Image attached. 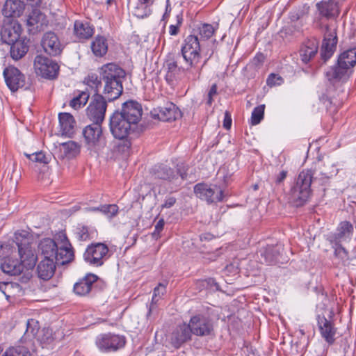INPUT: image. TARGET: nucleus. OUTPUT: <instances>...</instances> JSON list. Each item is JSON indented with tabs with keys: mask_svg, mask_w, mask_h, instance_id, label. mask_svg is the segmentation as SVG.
<instances>
[{
	"mask_svg": "<svg viewBox=\"0 0 356 356\" xmlns=\"http://www.w3.org/2000/svg\"><path fill=\"white\" fill-rule=\"evenodd\" d=\"M32 237L26 231L16 232L15 234V242L18 247L19 255L21 261L11 257H6L1 264V268L3 273L10 275H19L24 268L33 269L35 266L37 257L34 250L31 248Z\"/></svg>",
	"mask_w": 356,
	"mask_h": 356,
	"instance_id": "f257e3e1",
	"label": "nucleus"
},
{
	"mask_svg": "<svg viewBox=\"0 0 356 356\" xmlns=\"http://www.w3.org/2000/svg\"><path fill=\"white\" fill-rule=\"evenodd\" d=\"M99 72L104 83L102 94L108 102L118 99L123 92L122 81L126 76L125 70L116 63H109L103 65Z\"/></svg>",
	"mask_w": 356,
	"mask_h": 356,
	"instance_id": "f03ea898",
	"label": "nucleus"
},
{
	"mask_svg": "<svg viewBox=\"0 0 356 356\" xmlns=\"http://www.w3.org/2000/svg\"><path fill=\"white\" fill-rule=\"evenodd\" d=\"M312 169L302 170L289 193V201L295 207L304 205L311 195V184L314 179Z\"/></svg>",
	"mask_w": 356,
	"mask_h": 356,
	"instance_id": "7ed1b4c3",
	"label": "nucleus"
},
{
	"mask_svg": "<svg viewBox=\"0 0 356 356\" xmlns=\"http://www.w3.org/2000/svg\"><path fill=\"white\" fill-rule=\"evenodd\" d=\"M181 54L186 65H191L192 72L195 74L199 72L202 74L203 66L206 64L207 60L202 65H200L201 56V44L200 40L197 35H189L184 40L181 48Z\"/></svg>",
	"mask_w": 356,
	"mask_h": 356,
	"instance_id": "20e7f679",
	"label": "nucleus"
},
{
	"mask_svg": "<svg viewBox=\"0 0 356 356\" xmlns=\"http://www.w3.org/2000/svg\"><path fill=\"white\" fill-rule=\"evenodd\" d=\"M163 67L165 70V79L168 83L173 85L175 81L186 79L188 81L195 82L199 80L201 74L192 72L189 65L179 66L178 62L173 55H168L165 60Z\"/></svg>",
	"mask_w": 356,
	"mask_h": 356,
	"instance_id": "39448f33",
	"label": "nucleus"
},
{
	"mask_svg": "<svg viewBox=\"0 0 356 356\" xmlns=\"http://www.w3.org/2000/svg\"><path fill=\"white\" fill-rule=\"evenodd\" d=\"M194 193L197 197L205 200L209 204L222 202L228 195L224 187L217 184L199 183L194 186Z\"/></svg>",
	"mask_w": 356,
	"mask_h": 356,
	"instance_id": "423d86ee",
	"label": "nucleus"
},
{
	"mask_svg": "<svg viewBox=\"0 0 356 356\" xmlns=\"http://www.w3.org/2000/svg\"><path fill=\"white\" fill-rule=\"evenodd\" d=\"M109 129L113 136L116 139H125L133 134L137 129L134 125L127 120L119 111H115L110 117Z\"/></svg>",
	"mask_w": 356,
	"mask_h": 356,
	"instance_id": "0eeeda50",
	"label": "nucleus"
},
{
	"mask_svg": "<svg viewBox=\"0 0 356 356\" xmlns=\"http://www.w3.org/2000/svg\"><path fill=\"white\" fill-rule=\"evenodd\" d=\"M86 145L90 151H102L106 146L101 124L92 123L86 126L83 130Z\"/></svg>",
	"mask_w": 356,
	"mask_h": 356,
	"instance_id": "6e6552de",
	"label": "nucleus"
},
{
	"mask_svg": "<svg viewBox=\"0 0 356 356\" xmlns=\"http://www.w3.org/2000/svg\"><path fill=\"white\" fill-rule=\"evenodd\" d=\"M152 171L156 178L168 180L176 186H180L187 178V170L184 166H179L174 170L166 165L159 164L155 165Z\"/></svg>",
	"mask_w": 356,
	"mask_h": 356,
	"instance_id": "1a4fd4ad",
	"label": "nucleus"
},
{
	"mask_svg": "<svg viewBox=\"0 0 356 356\" xmlns=\"http://www.w3.org/2000/svg\"><path fill=\"white\" fill-rule=\"evenodd\" d=\"M107 98L104 94L93 95L86 108L87 118L93 123L102 124L107 109Z\"/></svg>",
	"mask_w": 356,
	"mask_h": 356,
	"instance_id": "9d476101",
	"label": "nucleus"
},
{
	"mask_svg": "<svg viewBox=\"0 0 356 356\" xmlns=\"http://www.w3.org/2000/svg\"><path fill=\"white\" fill-rule=\"evenodd\" d=\"M108 257V248L103 243L90 244L83 254L85 261L96 267L102 266Z\"/></svg>",
	"mask_w": 356,
	"mask_h": 356,
	"instance_id": "9b49d317",
	"label": "nucleus"
},
{
	"mask_svg": "<svg viewBox=\"0 0 356 356\" xmlns=\"http://www.w3.org/2000/svg\"><path fill=\"white\" fill-rule=\"evenodd\" d=\"M192 334L198 337L214 335L212 320L202 314H197L191 318L188 323Z\"/></svg>",
	"mask_w": 356,
	"mask_h": 356,
	"instance_id": "f8f14e48",
	"label": "nucleus"
},
{
	"mask_svg": "<svg viewBox=\"0 0 356 356\" xmlns=\"http://www.w3.org/2000/svg\"><path fill=\"white\" fill-rule=\"evenodd\" d=\"M35 72L42 77L54 79L57 76L59 66L57 63L44 56L38 55L34 60Z\"/></svg>",
	"mask_w": 356,
	"mask_h": 356,
	"instance_id": "ddd939ff",
	"label": "nucleus"
},
{
	"mask_svg": "<svg viewBox=\"0 0 356 356\" xmlns=\"http://www.w3.org/2000/svg\"><path fill=\"white\" fill-rule=\"evenodd\" d=\"M125 337L111 333L99 335L96 339V344L104 352L115 351L124 346Z\"/></svg>",
	"mask_w": 356,
	"mask_h": 356,
	"instance_id": "4468645a",
	"label": "nucleus"
},
{
	"mask_svg": "<svg viewBox=\"0 0 356 356\" xmlns=\"http://www.w3.org/2000/svg\"><path fill=\"white\" fill-rule=\"evenodd\" d=\"M337 41L336 29H331L329 26H327L320 50L321 58L324 63L329 60L334 54L337 48Z\"/></svg>",
	"mask_w": 356,
	"mask_h": 356,
	"instance_id": "2eb2a0df",
	"label": "nucleus"
},
{
	"mask_svg": "<svg viewBox=\"0 0 356 356\" xmlns=\"http://www.w3.org/2000/svg\"><path fill=\"white\" fill-rule=\"evenodd\" d=\"M22 26L15 19H6L1 29V39L8 44L21 38Z\"/></svg>",
	"mask_w": 356,
	"mask_h": 356,
	"instance_id": "dca6fc26",
	"label": "nucleus"
},
{
	"mask_svg": "<svg viewBox=\"0 0 356 356\" xmlns=\"http://www.w3.org/2000/svg\"><path fill=\"white\" fill-rule=\"evenodd\" d=\"M317 325L321 337L330 346L333 345L336 341L337 327L332 320L326 318L324 316H317Z\"/></svg>",
	"mask_w": 356,
	"mask_h": 356,
	"instance_id": "f3484780",
	"label": "nucleus"
},
{
	"mask_svg": "<svg viewBox=\"0 0 356 356\" xmlns=\"http://www.w3.org/2000/svg\"><path fill=\"white\" fill-rule=\"evenodd\" d=\"M119 113L130 121L136 128L140 121L143 115V108L140 104L136 101L129 100L123 103Z\"/></svg>",
	"mask_w": 356,
	"mask_h": 356,
	"instance_id": "a211bd4d",
	"label": "nucleus"
},
{
	"mask_svg": "<svg viewBox=\"0 0 356 356\" xmlns=\"http://www.w3.org/2000/svg\"><path fill=\"white\" fill-rule=\"evenodd\" d=\"M284 248L282 245H267L260 250V261L267 265L283 264L282 253Z\"/></svg>",
	"mask_w": 356,
	"mask_h": 356,
	"instance_id": "6ab92c4d",
	"label": "nucleus"
},
{
	"mask_svg": "<svg viewBox=\"0 0 356 356\" xmlns=\"http://www.w3.org/2000/svg\"><path fill=\"white\" fill-rule=\"evenodd\" d=\"M151 115L154 119L168 122L175 120L180 116V111L178 107L172 102H167L162 106L154 108L151 111Z\"/></svg>",
	"mask_w": 356,
	"mask_h": 356,
	"instance_id": "aec40b11",
	"label": "nucleus"
},
{
	"mask_svg": "<svg viewBox=\"0 0 356 356\" xmlns=\"http://www.w3.org/2000/svg\"><path fill=\"white\" fill-rule=\"evenodd\" d=\"M3 76L6 85L13 92L17 91L25 85L24 75L15 67H6L3 71Z\"/></svg>",
	"mask_w": 356,
	"mask_h": 356,
	"instance_id": "412c9836",
	"label": "nucleus"
},
{
	"mask_svg": "<svg viewBox=\"0 0 356 356\" xmlns=\"http://www.w3.org/2000/svg\"><path fill=\"white\" fill-rule=\"evenodd\" d=\"M317 165L319 174L314 178V179L319 180L322 184H324L330 179L336 176L339 171L336 163L334 161L330 159L323 162L319 161Z\"/></svg>",
	"mask_w": 356,
	"mask_h": 356,
	"instance_id": "4be33fe9",
	"label": "nucleus"
},
{
	"mask_svg": "<svg viewBox=\"0 0 356 356\" xmlns=\"http://www.w3.org/2000/svg\"><path fill=\"white\" fill-rule=\"evenodd\" d=\"M42 46L47 54L53 56L59 55L63 50L58 36L53 32H47L43 35Z\"/></svg>",
	"mask_w": 356,
	"mask_h": 356,
	"instance_id": "5701e85b",
	"label": "nucleus"
},
{
	"mask_svg": "<svg viewBox=\"0 0 356 356\" xmlns=\"http://www.w3.org/2000/svg\"><path fill=\"white\" fill-rule=\"evenodd\" d=\"M98 279L99 277L95 274H87L74 284V292L79 296H87L92 291L94 284L97 282Z\"/></svg>",
	"mask_w": 356,
	"mask_h": 356,
	"instance_id": "b1692460",
	"label": "nucleus"
},
{
	"mask_svg": "<svg viewBox=\"0 0 356 356\" xmlns=\"http://www.w3.org/2000/svg\"><path fill=\"white\" fill-rule=\"evenodd\" d=\"M26 24L30 31H40L47 26L48 20L44 13L35 8L29 15Z\"/></svg>",
	"mask_w": 356,
	"mask_h": 356,
	"instance_id": "393cba45",
	"label": "nucleus"
},
{
	"mask_svg": "<svg viewBox=\"0 0 356 356\" xmlns=\"http://www.w3.org/2000/svg\"><path fill=\"white\" fill-rule=\"evenodd\" d=\"M318 42L316 39H310L304 42L299 50L302 62L305 64L309 63L317 54Z\"/></svg>",
	"mask_w": 356,
	"mask_h": 356,
	"instance_id": "a878e982",
	"label": "nucleus"
},
{
	"mask_svg": "<svg viewBox=\"0 0 356 356\" xmlns=\"http://www.w3.org/2000/svg\"><path fill=\"white\" fill-rule=\"evenodd\" d=\"M192 332L188 324H182L177 327L172 332L171 343L176 348H179L183 343L191 339Z\"/></svg>",
	"mask_w": 356,
	"mask_h": 356,
	"instance_id": "bb28decb",
	"label": "nucleus"
},
{
	"mask_svg": "<svg viewBox=\"0 0 356 356\" xmlns=\"http://www.w3.org/2000/svg\"><path fill=\"white\" fill-rule=\"evenodd\" d=\"M24 3L20 0H6L2 9L3 15L6 19H14L23 13Z\"/></svg>",
	"mask_w": 356,
	"mask_h": 356,
	"instance_id": "cd10ccee",
	"label": "nucleus"
},
{
	"mask_svg": "<svg viewBox=\"0 0 356 356\" xmlns=\"http://www.w3.org/2000/svg\"><path fill=\"white\" fill-rule=\"evenodd\" d=\"M353 232V226L350 222H341L337 229V232L330 237V241L332 244H339L343 241H346L350 238Z\"/></svg>",
	"mask_w": 356,
	"mask_h": 356,
	"instance_id": "c85d7f7f",
	"label": "nucleus"
},
{
	"mask_svg": "<svg viewBox=\"0 0 356 356\" xmlns=\"http://www.w3.org/2000/svg\"><path fill=\"white\" fill-rule=\"evenodd\" d=\"M316 8L320 15L326 19L334 18L339 14L338 3L334 0L322 1L316 4Z\"/></svg>",
	"mask_w": 356,
	"mask_h": 356,
	"instance_id": "c756f323",
	"label": "nucleus"
},
{
	"mask_svg": "<svg viewBox=\"0 0 356 356\" xmlns=\"http://www.w3.org/2000/svg\"><path fill=\"white\" fill-rule=\"evenodd\" d=\"M29 42L26 38H21L9 44L10 45V56L15 60L21 59L29 51Z\"/></svg>",
	"mask_w": 356,
	"mask_h": 356,
	"instance_id": "7c9ffc66",
	"label": "nucleus"
},
{
	"mask_svg": "<svg viewBox=\"0 0 356 356\" xmlns=\"http://www.w3.org/2000/svg\"><path fill=\"white\" fill-rule=\"evenodd\" d=\"M56 263L51 259H43L37 266L38 277L44 280H49L54 275Z\"/></svg>",
	"mask_w": 356,
	"mask_h": 356,
	"instance_id": "2f4dec72",
	"label": "nucleus"
},
{
	"mask_svg": "<svg viewBox=\"0 0 356 356\" xmlns=\"http://www.w3.org/2000/svg\"><path fill=\"white\" fill-rule=\"evenodd\" d=\"M38 250L44 257V259H51L54 260V257L58 251V244L54 240L50 238L42 239L38 244Z\"/></svg>",
	"mask_w": 356,
	"mask_h": 356,
	"instance_id": "473e14b6",
	"label": "nucleus"
},
{
	"mask_svg": "<svg viewBox=\"0 0 356 356\" xmlns=\"http://www.w3.org/2000/svg\"><path fill=\"white\" fill-rule=\"evenodd\" d=\"M350 68L337 60V65L327 72L326 76L329 81L346 80L349 77Z\"/></svg>",
	"mask_w": 356,
	"mask_h": 356,
	"instance_id": "72a5a7b5",
	"label": "nucleus"
},
{
	"mask_svg": "<svg viewBox=\"0 0 356 356\" xmlns=\"http://www.w3.org/2000/svg\"><path fill=\"white\" fill-rule=\"evenodd\" d=\"M90 48L92 54L95 56L102 58L104 56L108 51V40L103 35H97L91 42Z\"/></svg>",
	"mask_w": 356,
	"mask_h": 356,
	"instance_id": "f704fd0d",
	"label": "nucleus"
},
{
	"mask_svg": "<svg viewBox=\"0 0 356 356\" xmlns=\"http://www.w3.org/2000/svg\"><path fill=\"white\" fill-rule=\"evenodd\" d=\"M54 257L56 264L65 265L74 260V252L72 246L58 247Z\"/></svg>",
	"mask_w": 356,
	"mask_h": 356,
	"instance_id": "c9c22d12",
	"label": "nucleus"
},
{
	"mask_svg": "<svg viewBox=\"0 0 356 356\" xmlns=\"http://www.w3.org/2000/svg\"><path fill=\"white\" fill-rule=\"evenodd\" d=\"M74 35L80 40H87L92 37L94 29L88 22L75 21L74 24Z\"/></svg>",
	"mask_w": 356,
	"mask_h": 356,
	"instance_id": "e433bc0d",
	"label": "nucleus"
},
{
	"mask_svg": "<svg viewBox=\"0 0 356 356\" xmlns=\"http://www.w3.org/2000/svg\"><path fill=\"white\" fill-rule=\"evenodd\" d=\"M58 119L63 134H72L75 124V120L72 115L68 113H60L58 115Z\"/></svg>",
	"mask_w": 356,
	"mask_h": 356,
	"instance_id": "4c0bfd02",
	"label": "nucleus"
},
{
	"mask_svg": "<svg viewBox=\"0 0 356 356\" xmlns=\"http://www.w3.org/2000/svg\"><path fill=\"white\" fill-rule=\"evenodd\" d=\"M60 151L64 157L72 159L80 153V145L72 140L60 144Z\"/></svg>",
	"mask_w": 356,
	"mask_h": 356,
	"instance_id": "58836bf2",
	"label": "nucleus"
},
{
	"mask_svg": "<svg viewBox=\"0 0 356 356\" xmlns=\"http://www.w3.org/2000/svg\"><path fill=\"white\" fill-rule=\"evenodd\" d=\"M166 286L167 282L165 284L159 283V285L154 288L152 302L149 307L147 316H149L151 313L156 308L157 302L166 293Z\"/></svg>",
	"mask_w": 356,
	"mask_h": 356,
	"instance_id": "ea45409f",
	"label": "nucleus"
},
{
	"mask_svg": "<svg viewBox=\"0 0 356 356\" xmlns=\"http://www.w3.org/2000/svg\"><path fill=\"white\" fill-rule=\"evenodd\" d=\"M338 61L353 67L356 64V48L343 52L339 57Z\"/></svg>",
	"mask_w": 356,
	"mask_h": 356,
	"instance_id": "a19ab883",
	"label": "nucleus"
},
{
	"mask_svg": "<svg viewBox=\"0 0 356 356\" xmlns=\"http://www.w3.org/2000/svg\"><path fill=\"white\" fill-rule=\"evenodd\" d=\"M102 82L101 76L99 78L95 73L89 74L84 79V83L94 91V95L99 94V88L102 86Z\"/></svg>",
	"mask_w": 356,
	"mask_h": 356,
	"instance_id": "79ce46f5",
	"label": "nucleus"
},
{
	"mask_svg": "<svg viewBox=\"0 0 356 356\" xmlns=\"http://www.w3.org/2000/svg\"><path fill=\"white\" fill-rule=\"evenodd\" d=\"M89 97L90 93L88 91H81L70 102V106L74 109H79L86 104Z\"/></svg>",
	"mask_w": 356,
	"mask_h": 356,
	"instance_id": "37998d69",
	"label": "nucleus"
},
{
	"mask_svg": "<svg viewBox=\"0 0 356 356\" xmlns=\"http://www.w3.org/2000/svg\"><path fill=\"white\" fill-rule=\"evenodd\" d=\"M76 237L80 241H87L92 238L94 232L86 225H79L76 228Z\"/></svg>",
	"mask_w": 356,
	"mask_h": 356,
	"instance_id": "c03bdc74",
	"label": "nucleus"
},
{
	"mask_svg": "<svg viewBox=\"0 0 356 356\" xmlns=\"http://www.w3.org/2000/svg\"><path fill=\"white\" fill-rule=\"evenodd\" d=\"M265 105L261 104L255 107L251 115V124L257 125L261 122L264 116Z\"/></svg>",
	"mask_w": 356,
	"mask_h": 356,
	"instance_id": "a18cd8bd",
	"label": "nucleus"
},
{
	"mask_svg": "<svg viewBox=\"0 0 356 356\" xmlns=\"http://www.w3.org/2000/svg\"><path fill=\"white\" fill-rule=\"evenodd\" d=\"M30 352L24 346H17L8 348L2 356H30Z\"/></svg>",
	"mask_w": 356,
	"mask_h": 356,
	"instance_id": "49530a36",
	"label": "nucleus"
},
{
	"mask_svg": "<svg viewBox=\"0 0 356 356\" xmlns=\"http://www.w3.org/2000/svg\"><path fill=\"white\" fill-rule=\"evenodd\" d=\"M214 28L211 24H204L198 28V34L202 40L209 39L214 33Z\"/></svg>",
	"mask_w": 356,
	"mask_h": 356,
	"instance_id": "de8ad7c7",
	"label": "nucleus"
},
{
	"mask_svg": "<svg viewBox=\"0 0 356 356\" xmlns=\"http://www.w3.org/2000/svg\"><path fill=\"white\" fill-rule=\"evenodd\" d=\"M149 6L147 4L137 3L136 7L134 9V15L138 18H143L147 17L150 13Z\"/></svg>",
	"mask_w": 356,
	"mask_h": 356,
	"instance_id": "09e8293b",
	"label": "nucleus"
},
{
	"mask_svg": "<svg viewBox=\"0 0 356 356\" xmlns=\"http://www.w3.org/2000/svg\"><path fill=\"white\" fill-rule=\"evenodd\" d=\"M53 240L56 241L58 247H70L72 245L65 232L63 231L56 233Z\"/></svg>",
	"mask_w": 356,
	"mask_h": 356,
	"instance_id": "8fccbe9b",
	"label": "nucleus"
},
{
	"mask_svg": "<svg viewBox=\"0 0 356 356\" xmlns=\"http://www.w3.org/2000/svg\"><path fill=\"white\" fill-rule=\"evenodd\" d=\"M25 156L31 161L44 164H47L49 161L48 157L42 152H38L33 154H25Z\"/></svg>",
	"mask_w": 356,
	"mask_h": 356,
	"instance_id": "3c124183",
	"label": "nucleus"
},
{
	"mask_svg": "<svg viewBox=\"0 0 356 356\" xmlns=\"http://www.w3.org/2000/svg\"><path fill=\"white\" fill-rule=\"evenodd\" d=\"M100 211L108 218L115 216L118 213V207L116 204H104L100 206Z\"/></svg>",
	"mask_w": 356,
	"mask_h": 356,
	"instance_id": "603ef678",
	"label": "nucleus"
},
{
	"mask_svg": "<svg viewBox=\"0 0 356 356\" xmlns=\"http://www.w3.org/2000/svg\"><path fill=\"white\" fill-rule=\"evenodd\" d=\"M334 248V255L342 260H347L348 259V251L341 245V243L339 244H333Z\"/></svg>",
	"mask_w": 356,
	"mask_h": 356,
	"instance_id": "864d4df0",
	"label": "nucleus"
},
{
	"mask_svg": "<svg viewBox=\"0 0 356 356\" xmlns=\"http://www.w3.org/2000/svg\"><path fill=\"white\" fill-rule=\"evenodd\" d=\"M177 22L175 24H171L169 27V33L171 35H177L179 33V29L183 23V16L179 14L176 16Z\"/></svg>",
	"mask_w": 356,
	"mask_h": 356,
	"instance_id": "5fc2aeb1",
	"label": "nucleus"
},
{
	"mask_svg": "<svg viewBox=\"0 0 356 356\" xmlns=\"http://www.w3.org/2000/svg\"><path fill=\"white\" fill-rule=\"evenodd\" d=\"M218 179H220L223 181V184H220L221 186L224 187L225 191L227 186L229 179L230 177L227 169L225 168H221L218 170L217 173Z\"/></svg>",
	"mask_w": 356,
	"mask_h": 356,
	"instance_id": "6e6d98bb",
	"label": "nucleus"
},
{
	"mask_svg": "<svg viewBox=\"0 0 356 356\" xmlns=\"http://www.w3.org/2000/svg\"><path fill=\"white\" fill-rule=\"evenodd\" d=\"M119 140L120 141L119 142V143L117 145V150L119 152H121L123 154L128 153L131 148V143L130 140L129 139V138H125V139H119Z\"/></svg>",
	"mask_w": 356,
	"mask_h": 356,
	"instance_id": "4d7b16f0",
	"label": "nucleus"
},
{
	"mask_svg": "<svg viewBox=\"0 0 356 356\" xmlns=\"http://www.w3.org/2000/svg\"><path fill=\"white\" fill-rule=\"evenodd\" d=\"M266 83L270 87L280 86L283 83V79L280 75L272 73L268 76Z\"/></svg>",
	"mask_w": 356,
	"mask_h": 356,
	"instance_id": "13d9d810",
	"label": "nucleus"
},
{
	"mask_svg": "<svg viewBox=\"0 0 356 356\" xmlns=\"http://www.w3.org/2000/svg\"><path fill=\"white\" fill-rule=\"evenodd\" d=\"M320 100L325 105L327 110L330 114H334L337 112V108L332 105V101L325 95L320 97Z\"/></svg>",
	"mask_w": 356,
	"mask_h": 356,
	"instance_id": "bf43d9fd",
	"label": "nucleus"
},
{
	"mask_svg": "<svg viewBox=\"0 0 356 356\" xmlns=\"http://www.w3.org/2000/svg\"><path fill=\"white\" fill-rule=\"evenodd\" d=\"M217 89H218V86H217V84L216 83H213L209 92H208V94H207V104L209 105V106H211L213 103V96L216 95H217Z\"/></svg>",
	"mask_w": 356,
	"mask_h": 356,
	"instance_id": "052dcab7",
	"label": "nucleus"
},
{
	"mask_svg": "<svg viewBox=\"0 0 356 356\" xmlns=\"http://www.w3.org/2000/svg\"><path fill=\"white\" fill-rule=\"evenodd\" d=\"M172 10L171 6L170 4L169 0L166 1L165 10L164 14L163 15L161 21L164 22V26L166 25L168 18L170 17V15Z\"/></svg>",
	"mask_w": 356,
	"mask_h": 356,
	"instance_id": "680f3d73",
	"label": "nucleus"
},
{
	"mask_svg": "<svg viewBox=\"0 0 356 356\" xmlns=\"http://www.w3.org/2000/svg\"><path fill=\"white\" fill-rule=\"evenodd\" d=\"M232 126V118L228 111H226L224 116L223 127L226 129H229Z\"/></svg>",
	"mask_w": 356,
	"mask_h": 356,
	"instance_id": "e2e57ef3",
	"label": "nucleus"
},
{
	"mask_svg": "<svg viewBox=\"0 0 356 356\" xmlns=\"http://www.w3.org/2000/svg\"><path fill=\"white\" fill-rule=\"evenodd\" d=\"M164 225H165L164 220L163 219H160L156 222V224L155 225L154 232L153 233V235H156V234L159 235L163 229Z\"/></svg>",
	"mask_w": 356,
	"mask_h": 356,
	"instance_id": "0e129e2a",
	"label": "nucleus"
},
{
	"mask_svg": "<svg viewBox=\"0 0 356 356\" xmlns=\"http://www.w3.org/2000/svg\"><path fill=\"white\" fill-rule=\"evenodd\" d=\"M176 202V199L174 197H170L167 198L164 202V204L162 205L163 207L165 208H170L172 207Z\"/></svg>",
	"mask_w": 356,
	"mask_h": 356,
	"instance_id": "69168bd1",
	"label": "nucleus"
},
{
	"mask_svg": "<svg viewBox=\"0 0 356 356\" xmlns=\"http://www.w3.org/2000/svg\"><path fill=\"white\" fill-rule=\"evenodd\" d=\"M286 175H287L286 171L282 170V172H280L277 176V178L275 180L276 183L280 184L281 182H282L283 180H284L285 178L286 177Z\"/></svg>",
	"mask_w": 356,
	"mask_h": 356,
	"instance_id": "338daca9",
	"label": "nucleus"
},
{
	"mask_svg": "<svg viewBox=\"0 0 356 356\" xmlns=\"http://www.w3.org/2000/svg\"><path fill=\"white\" fill-rule=\"evenodd\" d=\"M37 332H38V330H35V328L32 327L31 325V323L30 321H28V323H27V328H26V333L27 334H29V333L31 334V335L33 337L35 336L37 334Z\"/></svg>",
	"mask_w": 356,
	"mask_h": 356,
	"instance_id": "774afa93",
	"label": "nucleus"
}]
</instances>
